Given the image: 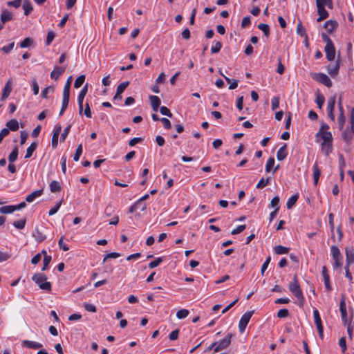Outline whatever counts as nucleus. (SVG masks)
<instances>
[{"mask_svg":"<svg viewBox=\"0 0 354 354\" xmlns=\"http://www.w3.org/2000/svg\"><path fill=\"white\" fill-rule=\"evenodd\" d=\"M288 288L292 294L298 299L299 306H303L305 299L300 288L297 275L293 277L292 281L290 283Z\"/></svg>","mask_w":354,"mask_h":354,"instance_id":"f257e3e1","label":"nucleus"},{"mask_svg":"<svg viewBox=\"0 0 354 354\" xmlns=\"http://www.w3.org/2000/svg\"><path fill=\"white\" fill-rule=\"evenodd\" d=\"M47 277L43 273H36L32 277V280L37 283L39 288L46 291L51 290V283L47 281Z\"/></svg>","mask_w":354,"mask_h":354,"instance_id":"f03ea898","label":"nucleus"},{"mask_svg":"<svg viewBox=\"0 0 354 354\" xmlns=\"http://www.w3.org/2000/svg\"><path fill=\"white\" fill-rule=\"evenodd\" d=\"M330 250L333 259L334 260V269L341 267L342 265V256L339 248L335 245H332Z\"/></svg>","mask_w":354,"mask_h":354,"instance_id":"7ed1b4c3","label":"nucleus"},{"mask_svg":"<svg viewBox=\"0 0 354 354\" xmlns=\"http://www.w3.org/2000/svg\"><path fill=\"white\" fill-rule=\"evenodd\" d=\"M232 337V335L231 333H228L223 339L219 342H215L216 345L214 348V352H218L227 348L231 344Z\"/></svg>","mask_w":354,"mask_h":354,"instance_id":"20e7f679","label":"nucleus"},{"mask_svg":"<svg viewBox=\"0 0 354 354\" xmlns=\"http://www.w3.org/2000/svg\"><path fill=\"white\" fill-rule=\"evenodd\" d=\"M311 77L319 82V83L324 84V86L330 88L332 86V82L330 79L324 73H318L312 74Z\"/></svg>","mask_w":354,"mask_h":354,"instance_id":"39448f33","label":"nucleus"},{"mask_svg":"<svg viewBox=\"0 0 354 354\" xmlns=\"http://www.w3.org/2000/svg\"><path fill=\"white\" fill-rule=\"evenodd\" d=\"M253 311H248L245 313H244L242 317H241V319L239 323V331L241 333H243L245 330V328L250 322V319H251V317L253 315Z\"/></svg>","mask_w":354,"mask_h":354,"instance_id":"423d86ee","label":"nucleus"},{"mask_svg":"<svg viewBox=\"0 0 354 354\" xmlns=\"http://www.w3.org/2000/svg\"><path fill=\"white\" fill-rule=\"evenodd\" d=\"M340 56L338 55L335 63L334 64H329L327 66L326 68L328 73L332 77H335L338 75L340 68Z\"/></svg>","mask_w":354,"mask_h":354,"instance_id":"0eeeda50","label":"nucleus"},{"mask_svg":"<svg viewBox=\"0 0 354 354\" xmlns=\"http://www.w3.org/2000/svg\"><path fill=\"white\" fill-rule=\"evenodd\" d=\"M313 316L315 319V324L317 326V331L319 333V335L321 338H323V326L322 324L321 317L319 313V311L317 309L313 310Z\"/></svg>","mask_w":354,"mask_h":354,"instance_id":"6e6552de","label":"nucleus"},{"mask_svg":"<svg viewBox=\"0 0 354 354\" xmlns=\"http://www.w3.org/2000/svg\"><path fill=\"white\" fill-rule=\"evenodd\" d=\"M339 310L341 313L342 320L344 325L347 324V313H346V306L344 296L342 297L339 303Z\"/></svg>","mask_w":354,"mask_h":354,"instance_id":"1a4fd4ad","label":"nucleus"},{"mask_svg":"<svg viewBox=\"0 0 354 354\" xmlns=\"http://www.w3.org/2000/svg\"><path fill=\"white\" fill-rule=\"evenodd\" d=\"M88 91V84H86L81 90L80 93H79L77 102H78V106H79V113L80 114H82V110H83V101L84 99L85 95H86Z\"/></svg>","mask_w":354,"mask_h":354,"instance_id":"9d476101","label":"nucleus"},{"mask_svg":"<svg viewBox=\"0 0 354 354\" xmlns=\"http://www.w3.org/2000/svg\"><path fill=\"white\" fill-rule=\"evenodd\" d=\"M326 57L328 61H333L335 57V48L334 44L326 46L324 48Z\"/></svg>","mask_w":354,"mask_h":354,"instance_id":"9b49d317","label":"nucleus"},{"mask_svg":"<svg viewBox=\"0 0 354 354\" xmlns=\"http://www.w3.org/2000/svg\"><path fill=\"white\" fill-rule=\"evenodd\" d=\"M354 263V249L346 248V267H349Z\"/></svg>","mask_w":354,"mask_h":354,"instance_id":"f8f14e48","label":"nucleus"},{"mask_svg":"<svg viewBox=\"0 0 354 354\" xmlns=\"http://www.w3.org/2000/svg\"><path fill=\"white\" fill-rule=\"evenodd\" d=\"M61 130H62L61 125H57V126L55 127V129L53 131V137H52V147H53V148H56L57 146L58 138H59V135L60 134Z\"/></svg>","mask_w":354,"mask_h":354,"instance_id":"ddd939ff","label":"nucleus"},{"mask_svg":"<svg viewBox=\"0 0 354 354\" xmlns=\"http://www.w3.org/2000/svg\"><path fill=\"white\" fill-rule=\"evenodd\" d=\"M11 91H12V81L10 80L6 82V84L3 88L1 100L2 101L5 100L9 96Z\"/></svg>","mask_w":354,"mask_h":354,"instance_id":"4468645a","label":"nucleus"},{"mask_svg":"<svg viewBox=\"0 0 354 354\" xmlns=\"http://www.w3.org/2000/svg\"><path fill=\"white\" fill-rule=\"evenodd\" d=\"M337 26L338 24L335 20H328L325 23L324 27L328 33L331 34L337 28Z\"/></svg>","mask_w":354,"mask_h":354,"instance_id":"2eb2a0df","label":"nucleus"},{"mask_svg":"<svg viewBox=\"0 0 354 354\" xmlns=\"http://www.w3.org/2000/svg\"><path fill=\"white\" fill-rule=\"evenodd\" d=\"M149 100L153 111H157L161 103L160 98L156 95H150Z\"/></svg>","mask_w":354,"mask_h":354,"instance_id":"dca6fc26","label":"nucleus"},{"mask_svg":"<svg viewBox=\"0 0 354 354\" xmlns=\"http://www.w3.org/2000/svg\"><path fill=\"white\" fill-rule=\"evenodd\" d=\"M287 145L286 143L283 144L282 147H281L277 153V158L279 161L283 160L287 156V151H286Z\"/></svg>","mask_w":354,"mask_h":354,"instance_id":"f3484780","label":"nucleus"},{"mask_svg":"<svg viewBox=\"0 0 354 354\" xmlns=\"http://www.w3.org/2000/svg\"><path fill=\"white\" fill-rule=\"evenodd\" d=\"M22 345L24 346H26L29 348H32V349L40 348L43 346V345L39 342L30 341V340H24L22 342Z\"/></svg>","mask_w":354,"mask_h":354,"instance_id":"a211bd4d","label":"nucleus"},{"mask_svg":"<svg viewBox=\"0 0 354 354\" xmlns=\"http://www.w3.org/2000/svg\"><path fill=\"white\" fill-rule=\"evenodd\" d=\"M12 20V15L10 12L7 10L6 9L2 10L1 14V21L3 24L6 22Z\"/></svg>","mask_w":354,"mask_h":354,"instance_id":"6ab92c4d","label":"nucleus"},{"mask_svg":"<svg viewBox=\"0 0 354 354\" xmlns=\"http://www.w3.org/2000/svg\"><path fill=\"white\" fill-rule=\"evenodd\" d=\"M317 12L319 15V17L317 19V21L318 22H320L326 19L328 17V12L325 9V7H317Z\"/></svg>","mask_w":354,"mask_h":354,"instance_id":"aec40b11","label":"nucleus"},{"mask_svg":"<svg viewBox=\"0 0 354 354\" xmlns=\"http://www.w3.org/2000/svg\"><path fill=\"white\" fill-rule=\"evenodd\" d=\"M65 67L56 66L50 73L52 79L57 80V78L64 72Z\"/></svg>","mask_w":354,"mask_h":354,"instance_id":"412c9836","label":"nucleus"},{"mask_svg":"<svg viewBox=\"0 0 354 354\" xmlns=\"http://www.w3.org/2000/svg\"><path fill=\"white\" fill-rule=\"evenodd\" d=\"M32 236L36 239L39 243L42 242L45 240L46 236L44 233L40 231L38 227H36L32 233Z\"/></svg>","mask_w":354,"mask_h":354,"instance_id":"4be33fe9","label":"nucleus"},{"mask_svg":"<svg viewBox=\"0 0 354 354\" xmlns=\"http://www.w3.org/2000/svg\"><path fill=\"white\" fill-rule=\"evenodd\" d=\"M322 150L325 156H328L333 151L332 142H322Z\"/></svg>","mask_w":354,"mask_h":354,"instance_id":"5701e85b","label":"nucleus"},{"mask_svg":"<svg viewBox=\"0 0 354 354\" xmlns=\"http://www.w3.org/2000/svg\"><path fill=\"white\" fill-rule=\"evenodd\" d=\"M7 129L10 131H15L19 129V122L15 119H11L6 122Z\"/></svg>","mask_w":354,"mask_h":354,"instance_id":"b1692460","label":"nucleus"},{"mask_svg":"<svg viewBox=\"0 0 354 354\" xmlns=\"http://www.w3.org/2000/svg\"><path fill=\"white\" fill-rule=\"evenodd\" d=\"M313 171L314 184L316 185L318 183L319 178L320 175H321L320 169H319L317 162H315L314 164L313 168Z\"/></svg>","mask_w":354,"mask_h":354,"instance_id":"393cba45","label":"nucleus"},{"mask_svg":"<svg viewBox=\"0 0 354 354\" xmlns=\"http://www.w3.org/2000/svg\"><path fill=\"white\" fill-rule=\"evenodd\" d=\"M43 193V190L42 189H40V190H37V191H35L33 192L32 193H31L30 194L28 195L26 197V201L28 202V203H31L37 197H39Z\"/></svg>","mask_w":354,"mask_h":354,"instance_id":"a878e982","label":"nucleus"},{"mask_svg":"<svg viewBox=\"0 0 354 354\" xmlns=\"http://www.w3.org/2000/svg\"><path fill=\"white\" fill-rule=\"evenodd\" d=\"M23 8L24 10V15H28L33 10L31 2L29 0H24L23 3Z\"/></svg>","mask_w":354,"mask_h":354,"instance_id":"bb28decb","label":"nucleus"},{"mask_svg":"<svg viewBox=\"0 0 354 354\" xmlns=\"http://www.w3.org/2000/svg\"><path fill=\"white\" fill-rule=\"evenodd\" d=\"M37 142H32L31 145L27 148L26 149V153L25 155V158H29L32 156L33 152L37 149Z\"/></svg>","mask_w":354,"mask_h":354,"instance_id":"cd10ccee","label":"nucleus"},{"mask_svg":"<svg viewBox=\"0 0 354 354\" xmlns=\"http://www.w3.org/2000/svg\"><path fill=\"white\" fill-rule=\"evenodd\" d=\"M319 136L322 138V142H332L333 141L332 134L330 131H323Z\"/></svg>","mask_w":354,"mask_h":354,"instance_id":"c85d7f7f","label":"nucleus"},{"mask_svg":"<svg viewBox=\"0 0 354 354\" xmlns=\"http://www.w3.org/2000/svg\"><path fill=\"white\" fill-rule=\"evenodd\" d=\"M339 115L337 118L338 125H339V129H342L344 127V123H345L346 118L344 115V109H339Z\"/></svg>","mask_w":354,"mask_h":354,"instance_id":"c756f323","label":"nucleus"},{"mask_svg":"<svg viewBox=\"0 0 354 354\" xmlns=\"http://www.w3.org/2000/svg\"><path fill=\"white\" fill-rule=\"evenodd\" d=\"M299 195L298 194L292 195L288 201L286 203V207L288 209H291L296 203L298 200Z\"/></svg>","mask_w":354,"mask_h":354,"instance_id":"7c9ffc66","label":"nucleus"},{"mask_svg":"<svg viewBox=\"0 0 354 354\" xmlns=\"http://www.w3.org/2000/svg\"><path fill=\"white\" fill-rule=\"evenodd\" d=\"M274 250L277 254H283L288 253L289 248L282 245H277L274 248Z\"/></svg>","mask_w":354,"mask_h":354,"instance_id":"2f4dec72","label":"nucleus"},{"mask_svg":"<svg viewBox=\"0 0 354 354\" xmlns=\"http://www.w3.org/2000/svg\"><path fill=\"white\" fill-rule=\"evenodd\" d=\"M16 210L15 205H6L0 207V213L1 214H10Z\"/></svg>","mask_w":354,"mask_h":354,"instance_id":"473e14b6","label":"nucleus"},{"mask_svg":"<svg viewBox=\"0 0 354 354\" xmlns=\"http://www.w3.org/2000/svg\"><path fill=\"white\" fill-rule=\"evenodd\" d=\"M50 189L51 192H57L61 190V186L59 182L56 180H53L50 182Z\"/></svg>","mask_w":354,"mask_h":354,"instance_id":"72a5a7b5","label":"nucleus"},{"mask_svg":"<svg viewBox=\"0 0 354 354\" xmlns=\"http://www.w3.org/2000/svg\"><path fill=\"white\" fill-rule=\"evenodd\" d=\"M297 33L300 35L301 37H304L307 39V35L306 32V28L303 26L301 21H299L297 26Z\"/></svg>","mask_w":354,"mask_h":354,"instance_id":"f704fd0d","label":"nucleus"},{"mask_svg":"<svg viewBox=\"0 0 354 354\" xmlns=\"http://www.w3.org/2000/svg\"><path fill=\"white\" fill-rule=\"evenodd\" d=\"M258 28L263 32L265 36L268 37L270 35V27L266 24H259L258 25Z\"/></svg>","mask_w":354,"mask_h":354,"instance_id":"c9c22d12","label":"nucleus"},{"mask_svg":"<svg viewBox=\"0 0 354 354\" xmlns=\"http://www.w3.org/2000/svg\"><path fill=\"white\" fill-rule=\"evenodd\" d=\"M270 177H268L266 179L261 178L256 185L257 189H262L270 183Z\"/></svg>","mask_w":354,"mask_h":354,"instance_id":"e433bc0d","label":"nucleus"},{"mask_svg":"<svg viewBox=\"0 0 354 354\" xmlns=\"http://www.w3.org/2000/svg\"><path fill=\"white\" fill-rule=\"evenodd\" d=\"M354 136V134L351 131H348V130H346L343 134H342V138L344 139V141H346V142H350L352 138H353Z\"/></svg>","mask_w":354,"mask_h":354,"instance_id":"4c0bfd02","label":"nucleus"},{"mask_svg":"<svg viewBox=\"0 0 354 354\" xmlns=\"http://www.w3.org/2000/svg\"><path fill=\"white\" fill-rule=\"evenodd\" d=\"M33 44V40L29 37L25 38L19 44V46L22 48H28Z\"/></svg>","mask_w":354,"mask_h":354,"instance_id":"58836bf2","label":"nucleus"},{"mask_svg":"<svg viewBox=\"0 0 354 354\" xmlns=\"http://www.w3.org/2000/svg\"><path fill=\"white\" fill-rule=\"evenodd\" d=\"M17 157H18V149L17 147H15L8 156V161L10 162H13L17 159Z\"/></svg>","mask_w":354,"mask_h":354,"instance_id":"ea45409f","label":"nucleus"},{"mask_svg":"<svg viewBox=\"0 0 354 354\" xmlns=\"http://www.w3.org/2000/svg\"><path fill=\"white\" fill-rule=\"evenodd\" d=\"M336 102V95L328 99V111H334L335 105Z\"/></svg>","mask_w":354,"mask_h":354,"instance_id":"a19ab883","label":"nucleus"},{"mask_svg":"<svg viewBox=\"0 0 354 354\" xmlns=\"http://www.w3.org/2000/svg\"><path fill=\"white\" fill-rule=\"evenodd\" d=\"M84 80H85L84 75H81L78 76L75 81L74 87L75 88H80L83 84Z\"/></svg>","mask_w":354,"mask_h":354,"instance_id":"79ce46f5","label":"nucleus"},{"mask_svg":"<svg viewBox=\"0 0 354 354\" xmlns=\"http://www.w3.org/2000/svg\"><path fill=\"white\" fill-rule=\"evenodd\" d=\"M129 81H126V82H123L120 83L117 87L116 93L122 94L126 88L129 86Z\"/></svg>","mask_w":354,"mask_h":354,"instance_id":"37998d69","label":"nucleus"},{"mask_svg":"<svg viewBox=\"0 0 354 354\" xmlns=\"http://www.w3.org/2000/svg\"><path fill=\"white\" fill-rule=\"evenodd\" d=\"M82 153V144H80L77 149H76V151H75V153L73 156V160L75 161H78Z\"/></svg>","mask_w":354,"mask_h":354,"instance_id":"c03bdc74","label":"nucleus"},{"mask_svg":"<svg viewBox=\"0 0 354 354\" xmlns=\"http://www.w3.org/2000/svg\"><path fill=\"white\" fill-rule=\"evenodd\" d=\"M189 315V310L187 309H181L177 311L176 317L179 319H184L187 317Z\"/></svg>","mask_w":354,"mask_h":354,"instance_id":"a18cd8bd","label":"nucleus"},{"mask_svg":"<svg viewBox=\"0 0 354 354\" xmlns=\"http://www.w3.org/2000/svg\"><path fill=\"white\" fill-rule=\"evenodd\" d=\"M62 200L59 201V202H57L56 203V205L53 207L51 208L50 210H49V212H48V214L50 216H52V215H54L55 214H56L57 212V211L59 210V209L60 208V206L62 205Z\"/></svg>","mask_w":354,"mask_h":354,"instance_id":"49530a36","label":"nucleus"},{"mask_svg":"<svg viewBox=\"0 0 354 354\" xmlns=\"http://www.w3.org/2000/svg\"><path fill=\"white\" fill-rule=\"evenodd\" d=\"M274 158L273 157H270L266 162V171L270 172L271 171L272 167L274 166Z\"/></svg>","mask_w":354,"mask_h":354,"instance_id":"de8ad7c7","label":"nucleus"},{"mask_svg":"<svg viewBox=\"0 0 354 354\" xmlns=\"http://www.w3.org/2000/svg\"><path fill=\"white\" fill-rule=\"evenodd\" d=\"M26 219H21V220H19V221H15L13 223V225L16 228L21 230V229L24 228L25 225H26Z\"/></svg>","mask_w":354,"mask_h":354,"instance_id":"09e8293b","label":"nucleus"},{"mask_svg":"<svg viewBox=\"0 0 354 354\" xmlns=\"http://www.w3.org/2000/svg\"><path fill=\"white\" fill-rule=\"evenodd\" d=\"M272 110L274 111L279 106V97H273L271 100Z\"/></svg>","mask_w":354,"mask_h":354,"instance_id":"8fccbe9b","label":"nucleus"},{"mask_svg":"<svg viewBox=\"0 0 354 354\" xmlns=\"http://www.w3.org/2000/svg\"><path fill=\"white\" fill-rule=\"evenodd\" d=\"M71 80L70 78L67 80L63 90V95L70 96Z\"/></svg>","mask_w":354,"mask_h":354,"instance_id":"3c124183","label":"nucleus"},{"mask_svg":"<svg viewBox=\"0 0 354 354\" xmlns=\"http://www.w3.org/2000/svg\"><path fill=\"white\" fill-rule=\"evenodd\" d=\"M160 112L162 115H166L169 118H171L173 115L170 110L167 107L164 106L160 108Z\"/></svg>","mask_w":354,"mask_h":354,"instance_id":"603ef678","label":"nucleus"},{"mask_svg":"<svg viewBox=\"0 0 354 354\" xmlns=\"http://www.w3.org/2000/svg\"><path fill=\"white\" fill-rule=\"evenodd\" d=\"M55 37V34L53 31H49L48 32L47 36H46V44L47 46H49L52 43Z\"/></svg>","mask_w":354,"mask_h":354,"instance_id":"864d4df0","label":"nucleus"},{"mask_svg":"<svg viewBox=\"0 0 354 354\" xmlns=\"http://www.w3.org/2000/svg\"><path fill=\"white\" fill-rule=\"evenodd\" d=\"M71 128V124H68L64 129L62 133L61 134V141L64 142L67 136L68 135Z\"/></svg>","mask_w":354,"mask_h":354,"instance_id":"5fc2aeb1","label":"nucleus"},{"mask_svg":"<svg viewBox=\"0 0 354 354\" xmlns=\"http://www.w3.org/2000/svg\"><path fill=\"white\" fill-rule=\"evenodd\" d=\"M289 315V311L286 308L280 309L277 312V317L279 318H285Z\"/></svg>","mask_w":354,"mask_h":354,"instance_id":"6e6d98bb","label":"nucleus"},{"mask_svg":"<svg viewBox=\"0 0 354 354\" xmlns=\"http://www.w3.org/2000/svg\"><path fill=\"white\" fill-rule=\"evenodd\" d=\"M51 259H52V258L50 256H46L44 257V260H43L44 266L41 268L42 271L47 270L48 266L50 262L51 261Z\"/></svg>","mask_w":354,"mask_h":354,"instance_id":"4d7b16f0","label":"nucleus"},{"mask_svg":"<svg viewBox=\"0 0 354 354\" xmlns=\"http://www.w3.org/2000/svg\"><path fill=\"white\" fill-rule=\"evenodd\" d=\"M222 47V44L220 41H216L211 48L212 53H218Z\"/></svg>","mask_w":354,"mask_h":354,"instance_id":"13d9d810","label":"nucleus"},{"mask_svg":"<svg viewBox=\"0 0 354 354\" xmlns=\"http://www.w3.org/2000/svg\"><path fill=\"white\" fill-rule=\"evenodd\" d=\"M53 91H54V87H53V86H48V87L45 88L42 91V92H41V97H42L43 98H47V97H48V96H47L48 93L49 92L53 93Z\"/></svg>","mask_w":354,"mask_h":354,"instance_id":"bf43d9fd","label":"nucleus"},{"mask_svg":"<svg viewBox=\"0 0 354 354\" xmlns=\"http://www.w3.org/2000/svg\"><path fill=\"white\" fill-rule=\"evenodd\" d=\"M245 227H246L245 225H239L235 229L232 230V231L231 232V234L232 235L238 234L242 232L245 229Z\"/></svg>","mask_w":354,"mask_h":354,"instance_id":"052dcab7","label":"nucleus"},{"mask_svg":"<svg viewBox=\"0 0 354 354\" xmlns=\"http://www.w3.org/2000/svg\"><path fill=\"white\" fill-rule=\"evenodd\" d=\"M339 345L342 348V351L343 353H345L347 347H346V338L345 337H342L339 340Z\"/></svg>","mask_w":354,"mask_h":354,"instance_id":"680f3d73","label":"nucleus"},{"mask_svg":"<svg viewBox=\"0 0 354 354\" xmlns=\"http://www.w3.org/2000/svg\"><path fill=\"white\" fill-rule=\"evenodd\" d=\"M14 46H15V42H12L10 43L9 45L8 46H4L1 48V50L6 53V54H8L14 48Z\"/></svg>","mask_w":354,"mask_h":354,"instance_id":"e2e57ef3","label":"nucleus"},{"mask_svg":"<svg viewBox=\"0 0 354 354\" xmlns=\"http://www.w3.org/2000/svg\"><path fill=\"white\" fill-rule=\"evenodd\" d=\"M162 261V258L159 257V258H157L156 260L153 261H151L149 263V268L152 269V268H154L156 267H157L158 266H159V264Z\"/></svg>","mask_w":354,"mask_h":354,"instance_id":"0e129e2a","label":"nucleus"},{"mask_svg":"<svg viewBox=\"0 0 354 354\" xmlns=\"http://www.w3.org/2000/svg\"><path fill=\"white\" fill-rule=\"evenodd\" d=\"M324 102H325V98L322 95H318L317 96L316 103L319 109H322Z\"/></svg>","mask_w":354,"mask_h":354,"instance_id":"69168bd1","label":"nucleus"},{"mask_svg":"<svg viewBox=\"0 0 354 354\" xmlns=\"http://www.w3.org/2000/svg\"><path fill=\"white\" fill-rule=\"evenodd\" d=\"M21 1L22 0H14V1H8L7 5L8 6H13V7L17 8L21 6Z\"/></svg>","mask_w":354,"mask_h":354,"instance_id":"338daca9","label":"nucleus"},{"mask_svg":"<svg viewBox=\"0 0 354 354\" xmlns=\"http://www.w3.org/2000/svg\"><path fill=\"white\" fill-rule=\"evenodd\" d=\"M350 122L351 124V130L354 134V106L352 108L351 111Z\"/></svg>","mask_w":354,"mask_h":354,"instance_id":"774afa93","label":"nucleus"}]
</instances>
